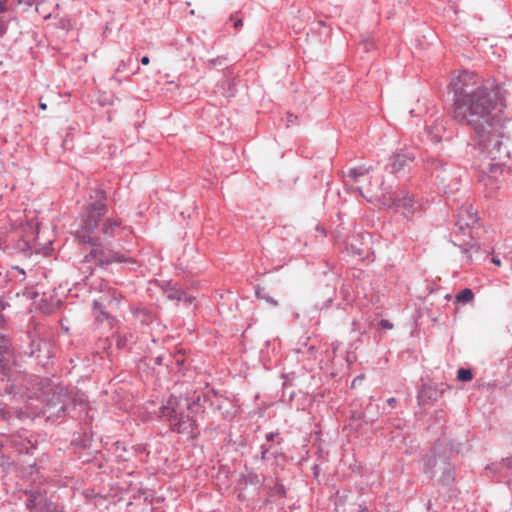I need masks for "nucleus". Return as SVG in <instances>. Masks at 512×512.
<instances>
[{
	"mask_svg": "<svg viewBox=\"0 0 512 512\" xmlns=\"http://www.w3.org/2000/svg\"><path fill=\"white\" fill-rule=\"evenodd\" d=\"M453 118L474 131L501 119L506 106V90L493 79H483L472 71H462L452 78Z\"/></svg>",
	"mask_w": 512,
	"mask_h": 512,
	"instance_id": "nucleus-1",
	"label": "nucleus"
},
{
	"mask_svg": "<svg viewBox=\"0 0 512 512\" xmlns=\"http://www.w3.org/2000/svg\"><path fill=\"white\" fill-rule=\"evenodd\" d=\"M107 197L103 190L95 189L90 194L89 202L86 204L79 228L76 231V238L85 244H91V251L85 256V261H95L98 265H111L113 263H128L135 265L136 262L125 254L114 251L107 246L98 244L99 238L95 232L101 218L107 211Z\"/></svg>",
	"mask_w": 512,
	"mask_h": 512,
	"instance_id": "nucleus-2",
	"label": "nucleus"
},
{
	"mask_svg": "<svg viewBox=\"0 0 512 512\" xmlns=\"http://www.w3.org/2000/svg\"><path fill=\"white\" fill-rule=\"evenodd\" d=\"M478 136V147L486 158L480 175V181L491 190L499 188L498 177L502 174V161L509 158V151L503 144V119L493 122L491 125L483 127L482 131H475Z\"/></svg>",
	"mask_w": 512,
	"mask_h": 512,
	"instance_id": "nucleus-3",
	"label": "nucleus"
},
{
	"mask_svg": "<svg viewBox=\"0 0 512 512\" xmlns=\"http://www.w3.org/2000/svg\"><path fill=\"white\" fill-rule=\"evenodd\" d=\"M199 401V396L190 400L188 397L172 395L161 407V417L168 420L172 430L194 437L197 429L195 415L201 411Z\"/></svg>",
	"mask_w": 512,
	"mask_h": 512,
	"instance_id": "nucleus-4",
	"label": "nucleus"
},
{
	"mask_svg": "<svg viewBox=\"0 0 512 512\" xmlns=\"http://www.w3.org/2000/svg\"><path fill=\"white\" fill-rule=\"evenodd\" d=\"M385 205L394 208H404V216L408 217L413 213L414 199L408 194L402 192L401 195L385 197Z\"/></svg>",
	"mask_w": 512,
	"mask_h": 512,
	"instance_id": "nucleus-5",
	"label": "nucleus"
},
{
	"mask_svg": "<svg viewBox=\"0 0 512 512\" xmlns=\"http://www.w3.org/2000/svg\"><path fill=\"white\" fill-rule=\"evenodd\" d=\"M212 405L221 413L225 419H232L237 414V407L233 401L219 395H215Z\"/></svg>",
	"mask_w": 512,
	"mask_h": 512,
	"instance_id": "nucleus-6",
	"label": "nucleus"
},
{
	"mask_svg": "<svg viewBox=\"0 0 512 512\" xmlns=\"http://www.w3.org/2000/svg\"><path fill=\"white\" fill-rule=\"evenodd\" d=\"M477 213L472 206L461 209L456 225L462 230L464 227H472L477 223Z\"/></svg>",
	"mask_w": 512,
	"mask_h": 512,
	"instance_id": "nucleus-7",
	"label": "nucleus"
},
{
	"mask_svg": "<svg viewBox=\"0 0 512 512\" xmlns=\"http://www.w3.org/2000/svg\"><path fill=\"white\" fill-rule=\"evenodd\" d=\"M122 227V221L118 217H108L102 224V233L107 237H113Z\"/></svg>",
	"mask_w": 512,
	"mask_h": 512,
	"instance_id": "nucleus-8",
	"label": "nucleus"
},
{
	"mask_svg": "<svg viewBox=\"0 0 512 512\" xmlns=\"http://www.w3.org/2000/svg\"><path fill=\"white\" fill-rule=\"evenodd\" d=\"M165 296L169 300L184 301L187 303H192L194 300V297L188 296L185 293V291H183L181 288H178L176 286H171L168 289H166Z\"/></svg>",
	"mask_w": 512,
	"mask_h": 512,
	"instance_id": "nucleus-9",
	"label": "nucleus"
},
{
	"mask_svg": "<svg viewBox=\"0 0 512 512\" xmlns=\"http://www.w3.org/2000/svg\"><path fill=\"white\" fill-rule=\"evenodd\" d=\"M412 160V157H410L406 153H396L390 158V169L391 172H398L401 169H403L406 164Z\"/></svg>",
	"mask_w": 512,
	"mask_h": 512,
	"instance_id": "nucleus-10",
	"label": "nucleus"
},
{
	"mask_svg": "<svg viewBox=\"0 0 512 512\" xmlns=\"http://www.w3.org/2000/svg\"><path fill=\"white\" fill-rule=\"evenodd\" d=\"M2 279L5 280L4 283L8 281H15V282H23L26 279V273L25 271L18 267V266H12L5 274V276L2 275Z\"/></svg>",
	"mask_w": 512,
	"mask_h": 512,
	"instance_id": "nucleus-11",
	"label": "nucleus"
},
{
	"mask_svg": "<svg viewBox=\"0 0 512 512\" xmlns=\"http://www.w3.org/2000/svg\"><path fill=\"white\" fill-rule=\"evenodd\" d=\"M25 495L28 497L26 507L29 510H38V507L42 506V492L36 491H25Z\"/></svg>",
	"mask_w": 512,
	"mask_h": 512,
	"instance_id": "nucleus-12",
	"label": "nucleus"
},
{
	"mask_svg": "<svg viewBox=\"0 0 512 512\" xmlns=\"http://www.w3.org/2000/svg\"><path fill=\"white\" fill-rule=\"evenodd\" d=\"M184 362L185 356L179 350L172 356V361L170 364H167V367L170 369V371L177 373L180 371V367L184 364Z\"/></svg>",
	"mask_w": 512,
	"mask_h": 512,
	"instance_id": "nucleus-13",
	"label": "nucleus"
},
{
	"mask_svg": "<svg viewBox=\"0 0 512 512\" xmlns=\"http://www.w3.org/2000/svg\"><path fill=\"white\" fill-rule=\"evenodd\" d=\"M93 310L97 321L103 322L104 320L109 319V314L103 311L102 302L99 300L93 301Z\"/></svg>",
	"mask_w": 512,
	"mask_h": 512,
	"instance_id": "nucleus-14",
	"label": "nucleus"
},
{
	"mask_svg": "<svg viewBox=\"0 0 512 512\" xmlns=\"http://www.w3.org/2000/svg\"><path fill=\"white\" fill-rule=\"evenodd\" d=\"M473 299H474V294H473L472 290L466 288V289H463L462 291H460L456 295L455 302L461 303V304H467V303L471 302Z\"/></svg>",
	"mask_w": 512,
	"mask_h": 512,
	"instance_id": "nucleus-15",
	"label": "nucleus"
},
{
	"mask_svg": "<svg viewBox=\"0 0 512 512\" xmlns=\"http://www.w3.org/2000/svg\"><path fill=\"white\" fill-rule=\"evenodd\" d=\"M255 294H256L257 298L265 300L267 303L271 304L272 306L276 307L278 305V302L274 298L270 297L265 292L264 288L257 287L255 290Z\"/></svg>",
	"mask_w": 512,
	"mask_h": 512,
	"instance_id": "nucleus-16",
	"label": "nucleus"
},
{
	"mask_svg": "<svg viewBox=\"0 0 512 512\" xmlns=\"http://www.w3.org/2000/svg\"><path fill=\"white\" fill-rule=\"evenodd\" d=\"M369 170V168H366L364 166L351 168L348 171V177H350L353 180H356L358 177L368 174Z\"/></svg>",
	"mask_w": 512,
	"mask_h": 512,
	"instance_id": "nucleus-17",
	"label": "nucleus"
},
{
	"mask_svg": "<svg viewBox=\"0 0 512 512\" xmlns=\"http://www.w3.org/2000/svg\"><path fill=\"white\" fill-rule=\"evenodd\" d=\"M42 506L38 507L39 512H54L56 510V507L54 503L47 499V497L42 493Z\"/></svg>",
	"mask_w": 512,
	"mask_h": 512,
	"instance_id": "nucleus-18",
	"label": "nucleus"
},
{
	"mask_svg": "<svg viewBox=\"0 0 512 512\" xmlns=\"http://www.w3.org/2000/svg\"><path fill=\"white\" fill-rule=\"evenodd\" d=\"M457 379L462 382H468L473 379V373L470 369L461 368L457 371Z\"/></svg>",
	"mask_w": 512,
	"mask_h": 512,
	"instance_id": "nucleus-19",
	"label": "nucleus"
},
{
	"mask_svg": "<svg viewBox=\"0 0 512 512\" xmlns=\"http://www.w3.org/2000/svg\"><path fill=\"white\" fill-rule=\"evenodd\" d=\"M1 345H0V364L6 360V354L9 353V342L1 337Z\"/></svg>",
	"mask_w": 512,
	"mask_h": 512,
	"instance_id": "nucleus-20",
	"label": "nucleus"
},
{
	"mask_svg": "<svg viewBox=\"0 0 512 512\" xmlns=\"http://www.w3.org/2000/svg\"><path fill=\"white\" fill-rule=\"evenodd\" d=\"M126 68H127V63H126L124 60H121V61L118 63V65H117L116 69H115V73L123 72V71H125V70H126Z\"/></svg>",
	"mask_w": 512,
	"mask_h": 512,
	"instance_id": "nucleus-21",
	"label": "nucleus"
},
{
	"mask_svg": "<svg viewBox=\"0 0 512 512\" xmlns=\"http://www.w3.org/2000/svg\"><path fill=\"white\" fill-rule=\"evenodd\" d=\"M379 324H380V327L383 329H392L393 328V324L387 319H382Z\"/></svg>",
	"mask_w": 512,
	"mask_h": 512,
	"instance_id": "nucleus-22",
	"label": "nucleus"
},
{
	"mask_svg": "<svg viewBox=\"0 0 512 512\" xmlns=\"http://www.w3.org/2000/svg\"><path fill=\"white\" fill-rule=\"evenodd\" d=\"M502 466L512 469V457H507L502 460Z\"/></svg>",
	"mask_w": 512,
	"mask_h": 512,
	"instance_id": "nucleus-23",
	"label": "nucleus"
},
{
	"mask_svg": "<svg viewBox=\"0 0 512 512\" xmlns=\"http://www.w3.org/2000/svg\"><path fill=\"white\" fill-rule=\"evenodd\" d=\"M269 452V447H266L265 445L261 446V459L264 460L267 458V454Z\"/></svg>",
	"mask_w": 512,
	"mask_h": 512,
	"instance_id": "nucleus-24",
	"label": "nucleus"
},
{
	"mask_svg": "<svg viewBox=\"0 0 512 512\" xmlns=\"http://www.w3.org/2000/svg\"><path fill=\"white\" fill-rule=\"evenodd\" d=\"M5 280L2 279V271L0 270V286L4 284ZM6 304L0 299V310L5 309Z\"/></svg>",
	"mask_w": 512,
	"mask_h": 512,
	"instance_id": "nucleus-25",
	"label": "nucleus"
},
{
	"mask_svg": "<svg viewBox=\"0 0 512 512\" xmlns=\"http://www.w3.org/2000/svg\"><path fill=\"white\" fill-rule=\"evenodd\" d=\"M7 31V25L0 20V37H2Z\"/></svg>",
	"mask_w": 512,
	"mask_h": 512,
	"instance_id": "nucleus-26",
	"label": "nucleus"
},
{
	"mask_svg": "<svg viewBox=\"0 0 512 512\" xmlns=\"http://www.w3.org/2000/svg\"><path fill=\"white\" fill-rule=\"evenodd\" d=\"M277 435H278V433H277V432H270V433H268V434L266 435V440H267L268 442L273 441Z\"/></svg>",
	"mask_w": 512,
	"mask_h": 512,
	"instance_id": "nucleus-27",
	"label": "nucleus"
},
{
	"mask_svg": "<svg viewBox=\"0 0 512 512\" xmlns=\"http://www.w3.org/2000/svg\"><path fill=\"white\" fill-rule=\"evenodd\" d=\"M437 133L433 136V141L439 142L442 139V135L440 134V131L438 127L436 126Z\"/></svg>",
	"mask_w": 512,
	"mask_h": 512,
	"instance_id": "nucleus-28",
	"label": "nucleus"
},
{
	"mask_svg": "<svg viewBox=\"0 0 512 512\" xmlns=\"http://www.w3.org/2000/svg\"><path fill=\"white\" fill-rule=\"evenodd\" d=\"M113 300H114V301H116V304H118V303H119V299H118V297H117V295H116V291H115V290H112V297H111V299H110V300H108V302H109V303H112V301H113Z\"/></svg>",
	"mask_w": 512,
	"mask_h": 512,
	"instance_id": "nucleus-29",
	"label": "nucleus"
},
{
	"mask_svg": "<svg viewBox=\"0 0 512 512\" xmlns=\"http://www.w3.org/2000/svg\"><path fill=\"white\" fill-rule=\"evenodd\" d=\"M352 331L356 332V331H360V327H359V322L354 320L352 322Z\"/></svg>",
	"mask_w": 512,
	"mask_h": 512,
	"instance_id": "nucleus-30",
	"label": "nucleus"
},
{
	"mask_svg": "<svg viewBox=\"0 0 512 512\" xmlns=\"http://www.w3.org/2000/svg\"><path fill=\"white\" fill-rule=\"evenodd\" d=\"M141 63H142L143 65H148V64L150 63V58H149L148 56H143V57L141 58Z\"/></svg>",
	"mask_w": 512,
	"mask_h": 512,
	"instance_id": "nucleus-31",
	"label": "nucleus"
},
{
	"mask_svg": "<svg viewBox=\"0 0 512 512\" xmlns=\"http://www.w3.org/2000/svg\"><path fill=\"white\" fill-rule=\"evenodd\" d=\"M162 361H163V356L162 355H159L155 358V364L156 365H161L162 364Z\"/></svg>",
	"mask_w": 512,
	"mask_h": 512,
	"instance_id": "nucleus-32",
	"label": "nucleus"
},
{
	"mask_svg": "<svg viewBox=\"0 0 512 512\" xmlns=\"http://www.w3.org/2000/svg\"><path fill=\"white\" fill-rule=\"evenodd\" d=\"M125 345H126V344H125V340H122L121 338H119V339L117 340V346H118V347H120V348H121V347H125Z\"/></svg>",
	"mask_w": 512,
	"mask_h": 512,
	"instance_id": "nucleus-33",
	"label": "nucleus"
},
{
	"mask_svg": "<svg viewBox=\"0 0 512 512\" xmlns=\"http://www.w3.org/2000/svg\"><path fill=\"white\" fill-rule=\"evenodd\" d=\"M492 262L496 265V266H500L501 265V260L497 257H493L492 258Z\"/></svg>",
	"mask_w": 512,
	"mask_h": 512,
	"instance_id": "nucleus-34",
	"label": "nucleus"
},
{
	"mask_svg": "<svg viewBox=\"0 0 512 512\" xmlns=\"http://www.w3.org/2000/svg\"><path fill=\"white\" fill-rule=\"evenodd\" d=\"M409 114H410L411 117H417V116L420 115V113H417L415 109H411L409 111Z\"/></svg>",
	"mask_w": 512,
	"mask_h": 512,
	"instance_id": "nucleus-35",
	"label": "nucleus"
},
{
	"mask_svg": "<svg viewBox=\"0 0 512 512\" xmlns=\"http://www.w3.org/2000/svg\"><path fill=\"white\" fill-rule=\"evenodd\" d=\"M387 403H388L391 407H393V406H394V404L396 403V399H395V398H393V397H392V398H389V399L387 400Z\"/></svg>",
	"mask_w": 512,
	"mask_h": 512,
	"instance_id": "nucleus-36",
	"label": "nucleus"
},
{
	"mask_svg": "<svg viewBox=\"0 0 512 512\" xmlns=\"http://www.w3.org/2000/svg\"><path fill=\"white\" fill-rule=\"evenodd\" d=\"M242 25V20L238 19L235 23H234V26L235 28L237 29L238 27H240Z\"/></svg>",
	"mask_w": 512,
	"mask_h": 512,
	"instance_id": "nucleus-37",
	"label": "nucleus"
},
{
	"mask_svg": "<svg viewBox=\"0 0 512 512\" xmlns=\"http://www.w3.org/2000/svg\"><path fill=\"white\" fill-rule=\"evenodd\" d=\"M363 379V376H359V377H356L353 382H352V386H354L356 384L357 381H361Z\"/></svg>",
	"mask_w": 512,
	"mask_h": 512,
	"instance_id": "nucleus-38",
	"label": "nucleus"
},
{
	"mask_svg": "<svg viewBox=\"0 0 512 512\" xmlns=\"http://www.w3.org/2000/svg\"><path fill=\"white\" fill-rule=\"evenodd\" d=\"M39 107H40V109H42V110H46L47 105H46L45 103L40 102V103H39Z\"/></svg>",
	"mask_w": 512,
	"mask_h": 512,
	"instance_id": "nucleus-39",
	"label": "nucleus"
},
{
	"mask_svg": "<svg viewBox=\"0 0 512 512\" xmlns=\"http://www.w3.org/2000/svg\"><path fill=\"white\" fill-rule=\"evenodd\" d=\"M111 80H114V81H116L117 83H121V80H120V79H118V78L116 77V75H113V76L111 77Z\"/></svg>",
	"mask_w": 512,
	"mask_h": 512,
	"instance_id": "nucleus-40",
	"label": "nucleus"
},
{
	"mask_svg": "<svg viewBox=\"0 0 512 512\" xmlns=\"http://www.w3.org/2000/svg\"><path fill=\"white\" fill-rule=\"evenodd\" d=\"M60 412H63V413L65 412V408L63 405L60 406V408L58 409V413H60Z\"/></svg>",
	"mask_w": 512,
	"mask_h": 512,
	"instance_id": "nucleus-41",
	"label": "nucleus"
},
{
	"mask_svg": "<svg viewBox=\"0 0 512 512\" xmlns=\"http://www.w3.org/2000/svg\"><path fill=\"white\" fill-rule=\"evenodd\" d=\"M50 408H51V405H50V404H48V405H47V407H46V409L44 410V413H48V412H49V410H50Z\"/></svg>",
	"mask_w": 512,
	"mask_h": 512,
	"instance_id": "nucleus-42",
	"label": "nucleus"
},
{
	"mask_svg": "<svg viewBox=\"0 0 512 512\" xmlns=\"http://www.w3.org/2000/svg\"><path fill=\"white\" fill-rule=\"evenodd\" d=\"M292 117H293L292 115L288 116V121L291 122V123L293 122V118Z\"/></svg>",
	"mask_w": 512,
	"mask_h": 512,
	"instance_id": "nucleus-43",
	"label": "nucleus"
},
{
	"mask_svg": "<svg viewBox=\"0 0 512 512\" xmlns=\"http://www.w3.org/2000/svg\"><path fill=\"white\" fill-rule=\"evenodd\" d=\"M439 163H440V161H438V160H433V161H432V165H434V164H439Z\"/></svg>",
	"mask_w": 512,
	"mask_h": 512,
	"instance_id": "nucleus-44",
	"label": "nucleus"
},
{
	"mask_svg": "<svg viewBox=\"0 0 512 512\" xmlns=\"http://www.w3.org/2000/svg\"><path fill=\"white\" fill-rule=\"evenodd\" d=\"M425 389H426V387H424V388H423V390H425ZM423 392H424V391H422L421 393H423ZM422 397H423V395H422V394H420V395H419V398H422Z\"/></svg>",
	"mask_w": 512,
	"mask_h": 512,
	"instance_id": "nucleus-45",
	"label": "nucleus"
},
{
	"mask_svg": "<svg viewBox=\"0 0 512 512\" xmlns=\"http://www.w3.org/2000/svg\"><path fill=\"white\" fill-rule=\"evenodd\" d=\"M462 251H463V252H465V253H467V252H468V249H466V248H462Z\"/></svg>",
	"mask_w": 512,
	"mask_h": 512,
	"instance_id": "nucleus-46",
	"label": "nucleus"
},
{
	"mask_svg": "<svg viewBox=\"0 0 512 512\" xmlns=\"http://www.w3.org/2000/svg\"><path fill=\"white\" fill-rule=\"evenodd\" d=\"M4 10H5L4 6H0V11H4Z\"/></svg>",
	"mask_w": 512,
	"mask_h": 512,
	"instance_id": "nucleus-47",
	"label": "nucleus"
}]
</instances>
